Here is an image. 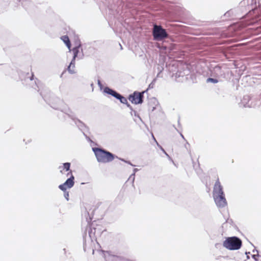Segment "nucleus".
Masks as SVG:
<instances>
[{
	"label": "nucleus",
	"instance_id": "36",
	"mask_svg": "<svg viewBox=\"0 0 261 261\" xmlns=\"http://www.w3.org/2000/svg\"><path fill=\"white\" fill-rule=\"evenodd\" d=\"M250 254V252H245V254L246 255L247 259H249L250 258L249 254Z\"/></svg>",
	"mask_w": 261,
	"mask_h": 261
},
{
	"label": "nucleus",
	"instance_id": "32",
	"mask_svg": "<svg viewBox=\"0 0 261 261\" xmlns=\"http://www.w3.org/2000/svg\"><path fill=\"white\" fill-rule=\"evenodd\" d=\"M58 117L62 120L65 121L66 120L65 116L64 114H58Z\"/></svg>",
	"mask_w": 261,
	"mask_h": 261
},
{
	"label": "nucleus",
	"instance_id": "45",
	"mask_svg": "<svg viewBox=\"0 0 261 261\" xmlns=\"http://www.w3.org/2000/svg\"><path fill=\"white\" fill-rule=\"evenodd\" d=\"M119 45L120 46V49L122 50L123 49V47H122V46L121 45V44L119 43Z\"/></svg>",
	"mask_w": 261,
	"mask_h": 261
},
{
	"label": "nucleus",
	"instance_id": "7",
	"mask_svg": "<svg viewBox=\"0 0 261 261\" xmlns=\"http://www.w3.org/2000/svg\"><path fill=\"white\" fill-rule=\"evenodd\" d=\"M92 225L93 224L87 227L86 230V231H88L89 237L91 242H93L94 240H96L97 237L100 236L102 232L101 229H99L98 232H97L96 230L97 228L92 227Z\"/></svg>",
	"mask_w": 261,
	"mask_h": 261
},
{
	"label": "nucleus",
	"instance_id": "39",
	"mask_svg": "<svg viewBox=\"0 0 261 261\" xmlns=\"http://www.w3.org/2000/svg\"><path fill=\"white\" fill-rule=\"evenodd\" d=\"M118 159L119 160H120V161H122V162H124V163H126V161H127V160H125V159H123V158H119V157H118Z\"/></svg>",
	"mask_w": 261,
	"mask_h": 261
},
{
	"label": "nucleus",
	"instance_id": "47",
	"mask_svg": "<svg viewBox=\"0 0 261 261\" xmlns=\"http://www.w3.org/2000/svg\"><path fill=\"white\" fill-rule=\"evenodd\" d=\"M178 126L180 125V122H179V119H178Z\"/></svg>",
	"mask_w": 261,
	"mask_h": 261
},
{
	"label": "nucleus",
	"instance_id": "4",
	"mask_svg": "<svg viewBox=\"0 0 261 261\" xmlns=\"http://www.w3.org/2000/svg\"><path fill=\"white\" fill-rule=\"evenodd\" d=\"M153 39L156 41H161L168 37V34L162 25L154 23L152 31Z\"/></svg>",
	"mask_w": 261,
	"mask_h": 261
},
{
	"label": "nucleus",
	"instance_id": "34",
	"mask_svg": "<svg viewBox=\"0 0 261 261\" xmlns=\"http://www.w3.org/2000/svg\"><path fill=\"white\" fill-rule=\"evenodd\" d=\"M85 138L89 142H90L91 143H94V142L87 135H85Z\"/></svg>",
	"mask_w": 261,
	"mask_h": 261
},
{
	"label": "nucleus",
	"instance_id": "46",
	"mask_svg": "<svg viewBox=\"0 0 261 261\" xmlns=\"http://www.w3.org/2000/svg\"><path fill=\"white\" fill-rule=\"evenodd\" d=\"M148 90V89L147 88L146 90H145V91H142L141 92H144V94L145 93L147 92Z\"/></svg>",
	"mask_w": 261,
	"mask_h": 261
},
{
	"label": "nucleus",
	"instance_id": "16",
	"mask_svg": "<svg viewBox=\"0 0 261 261\" xmlns=\"http://www.w3.org/2000/svg\"><path fill=\"white\" fill-rule=\"evenodd\" d=\"M255 17H256V22L261 20V4H259L258 8H257L254 12Z\"/></svg>",
	"mask_w": 261,
	"mask_h": 261
},
{
	"label": "nucleus",
	"instance_id": "40",
	"mask_svg": "<svg viewBox=\"0 0 261 261\" xmlns=\"http://www.w3.org/2000/svg\"><path fill=\"white\" fill-rule=\"evenodd\" d=\"M126 163H127L132 166H135V165H133L129 161H126Z\"/></svg>",
	"mask_w": 261,
	"mask_h": 261
},
{
	"label": "nucleus",
	"instance_id": "25",
	"mask_svg": "<svg viewBox=\"0 0 261 261\" xmlns=\"http://www.w3.org/2000/svg\"><path fill=\"white\" fill-rule=\"evenodd\" d=\"M29 72L26 73V76L25 77V80L26 79H29L30 81H32L33 80H34V74L33 72H32L31 76H29Z\"/></svg>",
	"mask_w": 261,
	"mask_h": 261
},
{
	"label": "nucleus",
	"instance_id": "28",
	"mask_svg": "<svg viewBox=\"0 0 261 261\" xmlns=\"http://www.w3.org/2000/svg\"><path fill=\"white\" fill-rule=\"evenodd\" d=\"M157 69L158 70V73L157 74V76H158L159 75V74L162 72L164 68L163 67L160 66L159 65H158Z\"/></svg>",
	"mask_w": 261,
	"mask_h": 261
},
{
	"label": "nucleus",
	"instance_id": "10",
	"mask_svg": "<svg viewBox=\"0 0 261 261\" xmlns=\"http://www.w3.org/2000/svg\"><path fill=\"white\" fill-rule=\"evenodd\" d=\"M241 103L245 108H254L255 107L256 104L252 102V99L249 95H245L242 100Z\"/></svg>",
	"mask_w": 261,
	"mask_h": 261
},
{
	"label": "nucleus",
	"instance_id": "19",
	"mask_svg": "<svg viewBox=\"0 0 261 261\" xmlns=\"http://www.w3.org/2000/svg\"><path fill=\"white\" fill-rule=\"evenodd\" d=\"M151 103H152L153 105L157 106L159 104V102L156 98L152 97L150 99L149 102V107H150Z\"/></svg>",
	"mask_w": 261,
	"mask_h": 261
},
{
	"label": "nucleus",
	"instance_id": "26",
	"mask_svg": "<svg viewBox=\"0 0 261 261\" xmlns=\"http://www.w3.org/2000/svg\"><path fill=\"white\" fill-rule=\"evenodd\" d=\"M233 14V11L232 10H229L227 11L224 14V16L226 17H230Z\"/></svg>",
	"mask_w": 261,
	"mask_h": 261
},
{
	"label": "nucleus",
	"instance_id": "21",
	"mask_svg": "<svg viewBox=\"0 0 261 261\" xmlns=\"http://www.w3.org/2000/svg\"><path fill=\"white\" fill-rule=\"evenodd\" d=\"M189 72H190V71L188 70L185 71V72H184L183 74H182V72L178 71L176 73V76H178V77H180V76L183 77L185 75H188L189 74Z\"/></svg>",
	"mask_w": 261,
	"mask_h": 261
},
{
	"label": "nucleus",
	"instance_id": "44",
	"mask_svg": "<svg viewBox=\"0 0 261 261\" xmlns=\"http://www.w3.org/2000/svg\"><path fill=\"white\" fill-rule=\"evenodd\" d=\"M96 228H97V229L96 230L97 232H98L99 229L101 230V229L100 228V226H98L97 227H96Z\"/></svg>",
	"mask_w": 261,
	"mask_h": 261
},
{
	"label": "nucleus",
	"instance_id": "1",
	"mask_svg": "<svg viewBox=\"0 0 261 261\" xmlns=\"http://www.w3.org/2000/svg\"><path fill=\"white\" fill-rule=\"evenodd\" d=\"M40 83V81L38 79L35 78V86L38 88L37 91L40 92V95L46 103L53 109L59 110L67 115L73 121L81 132L85 131L86 130L89 132V127L84 122L75 117L74 114L67 106L64 104L62 100L60 99L59 97H56L53 93H51L48 90H41Z\"/></svg>",
	"mask_w": 261,
	"mask_h": 261
},
{
	"label": "nucleus",
	"instance_id": "12",
	"mask_svg": "<svg viewBox=\"0 0 261 261\" xmlns=\"http://www.w3.org/2000/svg\"><path fill=\"white\" fill-rule=\"evenodd\" d=\"M212 75H214L215 76L219 77L222 76L223 74V72L222 70L221 67L219 65L215 66L212 70H211Z\"/></svg>",
	"mask_w": 261,
	"mask_h": 261
},
{
	"label": "nucleus",
	"instance_id": "23",
	"mask_svg": "<svg viewBox=\"0 0 261 261\" xmlns=\"http://www.w3.org/2000/svg\"><path fill=\"white\" fill-rule=\"evenodd\" d=\"M87 237V233L86 232L83 234V248L85 252L86 251V237Z\"/></svg>",
	"mask_w": 261,
	"mask_h": 261
},
{
	"label": "nucleus",
	"instance_id": "17",
	"mask_svg": "<svg viewBox=\"0 0 261 261\" xmlns=\"http://www.w3.org/2000/svg\"><path fill=\"white\" fill-rule=\"evenodd\" d=\"M75 59H76V58L72 57V59L69 66H68L67 70L70 74H73L75 73L74 70H72L71 67H72V68H74Z\"/></svg>",
	"mask_w": 261,
	"mask_h": 261
},
{
	"label": "nucleus",
	"instance_id": "38",
	"mask_svg": "<svg viewBox=\"0 0 261 261\" xmlns=\"http://www.w3.org/2000/svg\"><path fill=\"white\" fill-rule=\"evenodd\" d=\"M139 170L137 169V168H134V170H133V174H132L131 176H134L135 175V174L136 172H137Z\"/></svg>",
	"mask_w": 261,
	"mask_h": 261
},
{
	"label": "nucleus",
	"instance_id": "22",
	"mask_svg": "<svg viewBox=\"0 0 261 261\" xmlns=\"http://www.w3.org/2000/svg\"><path fill=\"white\" fill-rule=\"evenodd\" d=\"M59 189L62 191L63 192L67 191V189H68V187H66V185L64 182L62 184H61L58 187Z\"/></svg>",
	"mask_w": 261,
	"mask_h": 261
},
{
	"label": "nucleus",
	"instance_id": "14",
	"mask_svg": "<svg viewBox=\"0 0 261 261\" xmlns=\"http://www.w3.org/2000/svg\"><path fill=\"white\" fill-rule=\"evenodd\" d=\"M71 163L69 162H65L62 164V165L58 167V169H60V172L62 174H63V170L65 171L70 172L71 171L70 170Z\"/></svg>",
	"mask_w": 261,
	"mask_h": 261
},
{
	"label": "nucleus",
	"instance_id": "42",
	"mask_svg": "<svg viewBox=\"0 0 261 261\" xmlns=\"http://www.w3.org/2000/svg\"><path fill=\"white\" fill-rule=\"evenodd\" d=\"M177 131L180 133V136L181 137V138H182L183 139L186 140V139H185V137H184V135H182L180 132H179L177 129Z\"/></svg>",
	"mask_w": 261,
	"mask_h": 261
},
{
	"label": "nucleus",
	"instance_id": "5",
	"mask_svg": "<svg viewBox=\"0 0 261 261\" xmlns=\"http://www.w3.org/2000/svg\"><path fill=\"white\" fill-rule=\"evenodd\" d=\"M103 92L105 94L110 95L112 96L118 100L121 103L125 104L127 102V99L122 95L118 93L116 90L109 87H106L103 90Z\"/></svg>",
	"mask_w": 261,
	"mask_h": 261
},
{
	"label": "nucleus",
	"instance_id": "48",
	"mask_svg": "<svg viewBox=\"0 0 261 261\" xmlns=\"http://www.w3.org/2000/svg\"><path fill=\"white\" fill-rule=\"evenodd\" d=\"M19 79L22 81V79H21V76H20V75H19Z\"/></svg>",
	"mask_w": 261,
	"mask_h": 261
},
{
	"label": "nucleus",
	"instance_id": "43",
	"mask_svg": "<svg viewBox=\"0 0 261 261\" xmlns=\"http://www.w3.org/2000/svg\"><path fill=\"white\" fill-rule=\"evenodd\" d=\"M82 132L83 133V135H84V136L85 137V135H87L86 134V132L89 133V132H88L87 130H86L85 131Z\"/></svg>",
	"mask_w": 261,
	"mask_h": 261
},
{
	"label": "nucleus",
	"instance_id": "9",
	"mask_svg": "<svg viewBox=\"0 0 261 261\" xmlns=\"http://www.w3.org/2000/svg\"><path fill=\"white\" fill-rule=\"evenodd\" d=\"M224 192L223 190V187L221 185V183L219 181V178H218L214 186L213 191V196H217L224 195Z\"/></svg>",
	"mask_w": 261,
	"mask_h": 261
},
{
	"label": "nucleus",
	"instance_id": "49",
	"mask_svg": "<svg viewBox=\"0 0 261 261\" xmlns=\"http://www.w3.org/2000/svg\"><path fill=\"white\" fill-rule=\"evenodd\" d=\"M259 97H260V99H261V93L259 95Z\"/></svg>",
	"mask_w": 261,
	"mask_h": 261
},
{
	"label": "nucleus",
	"instance_id": "33",
	"mask_svg": "<svg viewBox=\"0 0 261 261\" xmlns=\"http://www.w3.org/2000/svg\"><path fill=\"white\" fill-rule=\"evenodd\" d=\"M125 105L126 106V107H127V108H128L129 109V110L131 111V112H132V111H133L134 110V109H133V107H132V106H131V105H130L128 102V101H127V103H126Z\"/></svg>",
	"mask_w": 261,
	"mask_h": 261
},
{
	"label": "nucleus",
	"instance_id": "37",
	"mask_svg": "<svg viewBox=\"0 0 261 261\" xmlns=\"http://www.w3.org/2000/svg\"><path fill=\"white\" fill-rule=\"evenodd\" d=\"M98 85L99 87L100 88V89H101L103 86H102V84L101 83L100 81L99 80L98 81Z\"/></svg>",
	"mask_w": 261,
	"mask_h": 261
},
{
	"label": "nucleus",
	"instance_id": "41",
	"mask_svg": "<svg viewBox=\"0 0 261 261\" xmlns=\"http://www.w3.org/2000/svg\"><path fill=\"white\" fill-rule=\"evenodd\" d=\"M188 146H190L189 143L187 141L186 144L185 145V147L186 149H188Z\"/></svg>",
	"mask_w": 261,
	"mask_h": 261
},
{
	"label": "nucleus",
	"instance_id": "31",
	"mask_svg": "<svg viewBox=\"0 0 261 261\" xmlns=\"http://www.w3.org/2000/svg\"><path fill=\"white\" fill-rule=\"evenodd\" d=\"M156 106H155V105H152V106L151 105L150 107H149V109H148L149 112H152L153 111H154L155 110V109H156Z\"/></svg>",
	"mask_w": 261,
	"mask_h": 261
},
{
	"label": "nucleus",
	"instance_id": "3",
	"mask_svg": "<svg viewBox=\"0 0 261 261\" xmlns=\"http://www.w3.org/2000/svg\"><path fill=\"white\" fill-rule=\"evenodd\" d=\"M223 246L229 250H238L241 248L242 241L236 236L225 237V240L223 242Z\"/></svg>",
	"mask_w": 261,
	"mask_h": 261
},
{
	"label": "nucleus",
	"instance_id": "24",
	"mask_svg": "<svg viewBox=\"0 0 261 261\" xmlns=\"http://www.w3.org/2000/svg\"><path fill=\"white\" fill-rule=\"evenodd\" d=\"M130 114L131 115H133V114L134 115V116L135 117H138L140 120V121L142 122V123H144L142 119H141V117L140 116V115L138 114V113L135 110H133V111L130 112Z\"/></svg>",
	"mask_w": 261,
	"mask_h": 261
},
{
	"label": "nucleus",
	"instance_id": "50",
	"mask_svg": "<svg viewBox=\"0 0 261 261\" xmlns=\"http://www.w3.org/2000/svg\"><path fill=\"white\" fill-rule=\"evenodd\" d=\"M63 250H64V252H65V250H66V249H64Z\"/></svg>",
	"mask_w": 261,
	"mask_h": 261
},
{
	"label": "nucleus",
	"instance_id": "29",
	"mask_svg": "<svg viewBox=\"0 0 261 261\" xmlns=\"http://www.w3.org/2000/svg\"><path fill=\"white\" fill-rule=\"evenodd\" d=\"M64 192V196L65 198L66 199V200L67 201H69V192L65 191V192Z\"/></svg>",
	"mask_w": 261,
	"mask_h": 261
},
{
	"label": "nucleus",
	"instance_id": "8",
	"mask_svg": "<svg viewBox=\"0 0 261 261\" xmlns=\"http://www.w3.org/2000/svg\"><path fill=\"white\" fill-rule=\"evenodd\" d=\"M214 200L216 205L219 208H223L227 204L225 194L220 196H214Z\"/></svg>",
	"mask_w": 261,
	"mask_h": 261
},
{
	"label": "nucleus",
	"instance_id": "6",
	"mask_svg": "<svg viewBox=\"0 0 261 261\" xmlns=\"http://www.w3.org/2000/svg\"><path fill=\"white\" fill-rule=\"evenodd\" d=\"M127 98L133 104H142L144 101V92L135 91L129 94Z\"/></svg>",
	"mask_w": 261,
	"mask_h": 261
},
{
	"label": "nucleus",
	"instance_id": "15",
	"mask_svg": "<svg viewBox=\"0 0 261 261\" xmlns=\"http://www.w3.org/2000/svg\"><path fill=\"white\" fill-rule=\"evenodd\" d=\"M61 39L63 41L64 44L66 45L67 47L71 51V44L69 37L67 35H64L61 37Z\"/></svg>",
	"mask_w": 261,
	"mask_h": 261
},
{
	"label": "nucleus",
	"instance_id": "20",
	"mask_svg": "<svg viewBox=\"0 0 261 261\" xmlns=\"http://www.w3.org/2000/svg\"><path fill=\"white\" fill-rule=\"evenodd\" d=\"M218 82L219 81L217 78H213V77H208L206 80V82L207 83H213V84H216V83H218Z\"/></svg>",
	"mask_w": 261,
	"mask_h": 261
},
{
	"label": "nucleus",
	"instance_id": "13",
	"mask_svg": "<svg viewBox=\"0 0 261 261\" xmlns=\"http://www.w3.org/2000/svg\"><path fill=\"white\" fill-rule=\"evenodd\" d=\"M81 50V52L83 54V49L82 48V44L80 42L79 43L73 47L72 49V51L73 52V57L74 58H76L77 57L78 54L80 53V50Z\"/></svg>",
	"mask_w": 261,
	"mask_h": 261
},
{
	"label": "nucleus",
	"instance_id": "27",
	"mask_svg": "<svg viewBox=\"0 0 261 261\" xmlns=\"http://www.w3.org/2000/svg\"><path fill=\"white\" fill-rule=\"evenodd\" d=\"M251 257L253 258L255 261H258V257H261V255L258 253L256 254H252L251 255Z\"/></svg>",
	"mask_w": 261,
	"mask_h": 261
},
{
	"label": "nucleus",
	"instance_id": "35",
	"mask_svg": "<svg viewBox=\"0 0 261 261\" xmlns=\"http://www.w3.org/2000/svg\"><path fill=\"white\" fill-rule=\"evenodd\" d=\"M251 245L254 247V249L252 250V252L253 253H255V252H256V254H258L259 253V251L257 249H255V246L253 245V244H252V243H251Z\"/></svg>",
	"mask_w": 261,
	"mask_h": 261
},
{
	"label": "nucleus",
	"instance_id": "11",
	"mask_svg": "<svg viewBox=\"0 0 261 261\" xmlns=\"http://www.w3.org/2000/svg\"><path fill=\"white\" fill-rule=\"evenodd\" d=\"M69 175H70V177L66 180L64 183L68 189H70L74 185V176L72 174V171L67 173L66 176H68Z\"/></svg>",
	"mask_w": 261,
	"mask_h": 261
},
{
	"label": "nucleus",
	"instance_id": "2",
	"mask_svg": "<svg viewBox=\"0 0 261 261\" xmlns=\"http://www.w3.org/2000/svg\"><path fill=\"white\" fill-rule=\"evenodd\" d=\"M92 150L98 163H110L115 158H118L115 154L100 147H92Z\"/></svg>",
	"mask_w": 261,
	"mask_h": 261
},
{
	"label": "nucleus",
	"instance_id": "51",
	"mask_svg": "<svg viewBox=\"0 0 261 261\" xmlns=\"http://www.w3.org/2000/svg\"><path fill=\"white\" fill-rule=\"evenodd\" d=\"M260 103H261V101H260Z\"/></svg>",
	"mask_w": 261,
	"mask_h": 261
},
{
	"label": "nucleus",
	"instance_id": "18",
	"mask_svg": "<svg viewBox=\"0 0 261 261\" xmlns=\"http://www.w3.org/2000/svg\"><path fill=\"white\" fill-rule=\"evenodd\" d=\"M153 138L154 140V141H155L156 143V145L157 146H158V147L162 150V151L169 159H170V156L169 155V154L166 152V151L165 150V149L162 147V146L160 145L158 142L156 141V140H155V139L154 138V137L153 136Z\"/></svg>",
	"mask_w": 261,
	"mask_h": 261
},
{
	"label": "nucleus",
	"instance_id": "30",
	"mask_svg": "<svg viewBox=\"0 0 261 261\" xmlns=\"http://www.w3.org/2000/svg\"><path fill=\"white\" fill-rule=\"evenodd\" d=\"M155 81H156L155 79L153 80L152 82L149 85L148 89L153 88L154 85V83L155 82Z\"/></svg>",
	"mask_w": 261,
	"mask_h": 261
}]
</instances>
